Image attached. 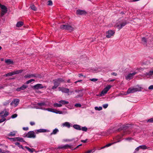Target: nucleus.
<instances>
[{
	"instance_id": "obj_27",
	"label": "nucleus",
	"mask_w": 153,
	"mask_h": 153,
	"mask_svg": "<svg viewBox=\"0 0 153 153\" xmlns=\"http://www.w3.org/2000/svg\"><path fill=\"white\" fill-rule=\"evenodd\" d=\"M23 24V22L21 21L17 23L16 24V26L17 27H20L22 26Z\"/></svg>"
},
{
	"instance_id": "obj_5",
	"label": "nucleus",
	"mask_w": 153,
	"mask_h": 153,
	"mask_svg": "<svg viewBox=\"0 0 153 153\" xmlns=\"http://www.w3.org/2000/svg\"><path fill=\"white\" fill-rule=\"evenodd\" d=\"M0 7L2 9L1 16L2 17L7 12V8L5 5H2L0 4Z\"/></svg>"
},
{
	"instance_id": "obj_48",
	"label": "nucleus",
	"mask_w": 153,
	"mask_h": 153,
	"mask_svg": "<svg viewBox=\"0 0 153 153\" xmlns=\"http://www.w3.org/2000/svg\"><path fill=\"white\" fill-rule=\"evenodd\" d=\"M6 120V119L5 118H2L1 119H0V123L3 122L4 121H5Z\"/></svg>"
},
{
	"instance_id": "obj_15",
	"label": "nucleus",
	"mask_w": 153,
	"mask_h": 153,
	"mask_svg": "<svg viewBox=\"0 0 153 153\" xmlns=\"http://www.w3.org/2000/svg\"><path fill=\"white\" fill-rule=\"evenodd\" d=\"M43 88L44 87L42 86V85L40 84H36L33 86V88L36 89H41Z\"/></svg>"
},
{
	"instance_id": "obj_29",
	"label": "nucleus",
	"mask_w": 153,
	"mask_h": 153,
	"mask_svg": "<svg viewBox=\"0 0 153 153\" xmlns=\"http://www.w3.org/2000/svg\"><path fill=\"white\" fill-rule=\"evenodd\" d=\"M112 87V86L110 85H107L106 86V94Z\"/></svg>"
},
{
	"instance_id": "obj_38",
	"label": "nucleus",
	"mask_w": 153,
	"mask_h": 153,
	"mask_svg": "<svg viewBox=\"0 0 153 153\" xmlns=\"http://www.w3.org/2000/svg\"><path fill=\"white\" fill-rule=\"evenodd\" d=\"M105 94V88H104L103 90L101 92L100 94V96H102L103 95Z\"/></svg>"
},
{
	"instance_id": "obj_1",
	"label": "nucleus",
	"mask_w": 153,
	"mask_h": 153,
	"mask_svg": "<svg viewBox=\"0 0 153 153\" xmlns=\"http://www.w3.org/2000/svg\"><path fill=\"white\" fill-rule=\"evenodd\" d=\"M33 105L34 106L33 107H31V108L43 110H45V108L43 106H47V104L45 102H38L37 104H34Z\"/></svg>"
},
{
	"instance_id": "obj_63",
	"label": "nucleus",
	"mask_w": 153,
	"mask_h": 153,
	"mask_svg": "<svg viewBox=\"0 0 153 153\" xmlns=\"http://www.w3.org/2000/svg\"><path fill=\"white\" fill-rule=\"evenodd\" d=\"M78 76L79 77H81V76H84L82 74H78Z\"/></svg>"
},
{
	"instance_id": "obj_8",
	"label": "nucleus",
	"mask_w": 153,
	"mask_h": 153,
	"mask_svg": "<svg viewBox=\"0 0 153 153\" xmlns=\"http://www.w3.org/2000/svg\"><path fill=\"white\" fill-rule=\"evenodd\" d=\"M139 91V89L137 88H129L127 91V93L128 94L130 93H133Z\"/></svg>"
},
{
	"instance_id": "obj_22",
	"label": "nucleus",
	"mask_w": 153,
	"mask_h": 153,
	"mask_svg": "<svg viewBox=\"0 0 153 153\" xmlns=\"http://www.w3.org/2000/svg\"><path fill=\"white\" fill-rule=\"evenodd\" d=\"M23 71V70H19L14 71L13 72V75L18 74L22 73Z\"/></svg>"
},
{
	"instance_id": "obj_14",
	"label": "nucleus",
	"mask_w": 153,
	"mask_h": 153,
	"mask_svg": "<svg viewBox=\"0 0 153 153\" xmlns=\"http://www.w3.org/2000/svg\"><path fill=\"white\" fill-rule=\"evenodd\" d=\"M86 13V12L83 10L78 9L76 11V14L78 15H84Z\"/></svg>"
},
{
	"instance_id": "obj_62",
	"label": "nucleus",
	"mask_w": 153,
	"mask_h": 153,
	"mask_svg": "<svg viewBox=\"0 0 153 153\" xmlns=\"http://www.w3.org/2000/svg\"><path fill=\"white\" fill-rule=\"evenodd\" d=\"M140 148H139V146L137 147L136 149H135V151H138L139 149H140Z\"/></svg>"
},
{
	"instance_id": "obj_57",
	"label": "nucleus",
	"mask_w": 153,
	"mask_h": 153,
	"mask_svg": "<svg viewBox=\"0 0 153 153\" xmlns=\"http://www.w3.org/2000/svg\"><path fill=\"white\" fill-rule=\"evenodd\" d=\"M1 116V117L2 118H5V117H7V116L4 114L1 115V116Z\"/></svg>"
},
{
	"instance_id": "obj_64",
	"label": "nucleus",
	"mask_w": 153,
	"mask_h": 153,
	"mask_svg": "<svg viewBox=\"0 0 153 153\" xmlns=\"http://www.w3.org/2000/svg\"><path fill=\"white\" fill-rule=\"evenodd\" d=\"M82 81V80H78V81H76V82H75L74 83H76L78 82H81Z\"/></svg>"
},
{
	"instance_id": "obj_30",
	"label": "nucleus",
	"mask_w": 153,
	"mask_h": 153,
	"mask_svg": "<svg viewBox=\"0 0 153 153\" xmlns=\"http://www.w3.org/2000/svg\"><path fill=\"white\" fill-rule=\"evenodd\" d=\"M62 106V104H60V103H55L53 104V106L54 107H61Z\"/></svg>"
},
{
	"instance_id": "obj_33",
	"label": "nucleus",
	"mask_w": 153,
	"mask_h": 153,
	"mask_svg": "<svg viewBox=\"0 0 153 153\" xmlns=\"http://www.w3.org/2000/svg\"><path fill=\"white\" fill-rule=\"evenodd\" d=\"M142 41L144 44L145 45L146 44L147 42V39L145 37H143L142 38Z\"/></svg>"
},
{
	"instance_id": "obj_52",
	"label": "nucleus",
	"mask_w": 153,
	"mask_h": 153,
	"mask_svg": "<svg viewBox=\"0 0 153 153\" xmlns=\"http://www.w3.org/2000/svg\"><path fill=\"white\" fill-rule=\"evenodd\" d=\"M6 110V109H4L3 111H1L0 113V116L1 115V114H4V113L5 112V111Z\"/></svg>"
},
{
	"instance_id": "obj_31",
	"label": "nucleus",
	"mask_w": 153,
	"mask_h": 153,
	"mask_svg": "<svg viewBox=\"0 0 153 153\" xmlns=\"http://www.w3.org/2000/svg\"><path fill=\"white\" fill-rule=\"evenodd\" d=\"M30 7L32 10L34 11H36L37 10L36 7L33 4L31 5L30 6Z\"/></svg>"
},
{
	"instance_id": "obj_26",
	"label": "nucleus",
	"mask_w": 153,
	"mask_h": 153,
	"mask_svg": "<svg viewBox=\"0 0 153 153\" xmlns=\"http://www.w3.org/2000/svg\"><path fill=\"white\" fill-rule=\"evenodd\" d=\"M25 148L29 152L31 153H33L35 151V149H33L30 148L28 147L25 146Z\"/></svg>"
},
{
	"instance_id": "obj_10",
	"label": "nucleus",
	"mask_w": 153,
	"mask_h": 153,
	"mask_svg": "<svg viewBox=\"0 0 153 153\" xmlns=\"http://www.w3.org/2000/svg\"><path fill=\"white\" fill-rule=\"evenodd\" d=\"M19 99H15L10 103V105H14V106L16 107L19 104Z\"/></svg>"
},
{
	"instance_id": "obj_47",
	"label": "nucleus",
	"mask_w": 153,
	"mask_h": 153,
	"mask_svg": "<svg viewBox=\"0 0 153 153\" xmlns=\"http://www.w3.org/2000/svg\"><path fill=\"white\" fill-rule=\"evenodd\" d=\"M9 103V102L8 101H7L5 102H4L3 105H5V106L7 105H8Z\"/></svg>"
},
{
	"instance_id": "obj_18",
	"label": "nucleus",
	"mask_w": 153,
	"mask_h": 153,
	"mask_svg": "<svg viewBox=\"0 0 153 153\" xmlns=\"http://www.w3.org/2000/svg\"><path fill=\"white\" fill-rule=\"evenodd\" d=\"M71 147V146L68 144H66L65 145H62L58 147L59 149H66Z\"/></svg>"
},
{
	"instance_id": "obj_23",
	"label": "nucleus",
	"mask_w": 153,
	"mask_h": 153,
	"mask_svg": "<svg viewBox=\"0 0 153 153\" xmlns=\"http://www.w3.org/2000/svg\"><path fill=\"white\" fill-rule=\"evenodd\" d=\"M5 62L8 65L13 64V61L11 60L10 59H6L5 61Z\"/></svg>"
},
{
	"instance_id": "obj_56",
	"label": "nucleus",
	"mask_w": 153,
	"mask_h": 153,
	"mask_svg": "<svg viewBox=\"0 0 153 153\" xmlns=\"http://www.w3.org/2000/svg\"><path fill=\"white\" fill-rule=\"evenodd\" d=\"M87 139H86L85 140H81V142H82L83 143H86L87 141Z\"/></svg>"
},
{
	"instance_id": "obj_34",
	"label": "nucleus",
	"mask_w": 153,
	"mask_h": 153,
	"mask_svg": "<svg viewBox=\"0 0 153 153\" xmlns=\"http://www.w3.org/2000/svg\"><path fill=\"white\" fill-rule=\"evenodd\" d=\"M146 74L147 75L151 76L153 75V70L150 71L146 73Z\"/></svg>"
},
{
	"instance_id": "obj_17",
	"label": "nucleus",
	"mask_w": 153,
	"mask_h": 153,
	"mask_svg": "<svg viewBox=\"0 0 153 153\" xmlns=\"http://www.w3.org/2000/svg\"><path fill=\"white\" fill-rule=\"evenodd\" d=\"M63 110H64V111H57V114H65L67 113V111L66 109L65 108H63Z\"/></svg>"
},
{
	"instance_id": "obj_20",
	"label": "nucleus",
	"mask_w": 153,
	"mask_h": 153,
	"mask_svg": "<svg viewBox=\"0 0 153 153\" xmlns=\"http://www.w3.org/2000/svg\"><path fill=\"white\" fill-rule=\"evenodd\" d=\"M59 132V130L57 128H56L53 130L52 132L51 133L50 135H52L56 134Z\"/></svg>"
},
{
	"instance_id": "obj_16",
	"label": "nucleus",
	"mask_w": 153,
	"mask_h": 153,
	"mask_svg": "<svg viewBox=\"0 0 153 153\" xmlns=\"http://www.w3.org/2000/svg\"><path fill=\"white\" fill-rule=\"evenodd\" d=\"M46 131L47 130L46 129H40L34 130L35 133L36 134L41 132H46Z\"/></svg>"
},
{
	"instance_id": "obj_12",
	"label": "nucleus",
	"mask_w": 153,
	"mask_h": 153,
	"mask_svg": "<svg viewBox=\"0 0 153 153\" xmlns=\"http://www.w3.org/2000/svg\"><path fill=\"white\" fill-rule=\"evenodd\" d=\"M58 89L59 91H61L63 93H68L69 92V89L67 88L59 87Z\"/></svg>"
},
{
	"instance_id": "obj_44",
	"label": "nucleus",
	"mask_w": 153,
	"mask_h": 153,
	"mask_svg": "<svg viewBox=\"0 0 153 153\" xmlns=\"http://www.w3.org/2000/svg\"><path fill=\"white\" fill-rule=\"evenodd\" d=\"M53 4V3L51 0H49L48 1V5L49 6H51Z\"/></svg>"
},
{
	"instance_id": "obj_51",
	"label": "nucleus",
	"mask_w": 153,
	"mask_h": 153,
	"mask_svg": "<svg viewBox=\"0 0 153 153\" xmlns=\"http://www.w3.org/2000/svg\"><path fill=\"white\" fill-rule=\"evenodd\" d=\"M111 75H113V76H116L117 75V73H115V72H112V73H111Z\"/></svg>"
},
{
	"instance_id": "obj_37",
	"label": "nucleus",
	"mask_w": 153,
	"mask_h": 153,
	"mask_svg": "<svg viewBox=\"0 0 153 153\" xmlns=\"http://www.w3.org/2000/svg\"><path fill=\"white\" fill-rule=\"evenodd\" d=\"M94 108L96 110L100 111L102 110V107L101 106H99V107L96 106Z\"/></svg>"
},
{
	"instance_id": "obj_40",
	"label": "nucleus",
	"mask_w": 153,
	"mask_h": 153,
	"mask_svg": "<svg viewBox=\"0 0 153 153\" xmlns=\"http://www.w3.org/2000/svg\"><path fill=\"white\" fill-rule=\"evenodd\" d=\"M78 92H80L81 93H80L79 94L77 95L76 97V98H79V97H81L82 96V93L80 91H78Z\"/></svg>"
},
{
	"instance_id": "obj_53",
	"label": "nucleus",
	"mask_w": 153,
	"mask_h": 153,
	"mask_svg": "<svg viewBox=\"0 0 153 153\" xmlns=\"http://www.w3.org/2000/svg\"><path fill=\"white\" fill-rule=\"evenodd\" d=\"M23 129L25 131H27L28 130L29 128L28 127H24L23 128Z\"/></svg>"
},
{
	"instance_id": "obj_45",
	"label": "nucleus",
	"mask_w": 153,
	"mask_h": 153,
	"mask_svg": "<svg viewBox=\"0 0 153 153\" xmlns=\"http://www.w3.org/2000/svg\"><path fill=\"white\" fill-rule=\"evenodd\" d=\"M147 122H150V123H153V118H151L150 119H148L147 120Z\"/></svg>"
},
{
	"instance_id": "obj_35",
	"label": "nucleus",
	"mask_w": 153,
	"mask_h": 153,
	"mask_svg": "<svg viewBox=\"0 0 153 153\" xmlns=\"http://www.w3.org/2000/svg\"><path fill=\"white\" fill-rule=\"evenodd\" d=\"M8 139L10 140L13 141H17V137H14L13 138H8Z\"/></svg>"
},
{
	"instance_id": "obj_19",
	"label": "nucleus",
	"mask_w": 153,
	"mask_h": 153,
	"mask_svg": "<svg viewBox=\"0 0 153 153\" xmlns=\"http://www.w3.org/2000/svg\"><path fill=\"white\" fill-rule=\"evenodd\" d=\"M47 110L49 111L55 113L57 114V110H56L55 109H52L51 108H46L45 110Z\"/></svg>"
},
{
	"instance_id": "obj_13",
	"label": "nucleus",
	"mask_w": 153,
	"mask_h": 153,
	"mask_svg": "<svg viewBox=\"0 0 153 153\" xmlns=\"http://www.w3.org/2000/svg\"><path fill=\"white\" fill-rule=\"evenodd\" d=\"M39 75L36 74H27L26 75H25L24 76V77L25 78H30L32 77H39Z\"/></svg>"
},
{
	"instance_id": "obj_54",
	"label": "nucleus",
	"mask_w": 153,
	"mask_h": 153,
	"mask_svg": "<svg viewBox=\"0 0 153 153\" xmlns=\"http://www.w3.org/2000/svg\"><path fill=\"white\" fill-rule=\"evenodd\" d=\"M4 114H5L6 116H7L9 115V112L8 111H7L6 110Z\"/></svg>"
},
{
	"instance_id": "obj_39",
	"label": "nucleus",
	"mask_w": 153,
	"mask_h": 153,
	"mask_svg": "<svg viewBox=\"0 0 153 153\" xmlns=\"http://www.w3.org/2000/svg\"><path fill=\"white\" fill-rule=\"evenodd\" d=\"M139 146L140 149H147V147L146 145H141Z\"/></svg>"
},
{
	"instance_id": "obj_7",
	"label": "nucleus",
	"mask_w": 153,
	"mask_h": 153,
	"mask_svg": "<svg viewBox=\"0 0 153 153\" xmlns=\"http://www.w3.org/2000/svg\"><path fill=\"white\" fill-rule=\"evenodd\" d=\"M137 73L134 72L132 73H130L125 76V78L127 80H130L132 79L134 76Z\"/></svg>"
},
{
	"instance_id": "obj_28",
	"label": "nucleus",
	"mask_w": 153,
	"mask_h": 153,
	"mask_svg": "<svg viewBox=\"0 0 153 153\" xmlns=\"http://www.w3.org/2000/svg\"><path fill=\"white\" fill-rule=\"evenodd\" d=\"M63 125L64 126L67 127L68 128H69L70 127V124L68 122H65L64 123Z\"/></svg>"
},
{
	"instance_id": "obj_4",
	"label": "nucleus",
	"mask_w": 153,
	"mask_h": 153,
	"mask_svg": "<svg viewBox=\"0 0 153 153\" xmlns=\"http://www.w3.org/2000/svg\"><path fill=\"white\" fill-rule=\"evenodd\" d=\"M25 137L29 138H35L36 137L35 132L33 131H30L26 134Z\"/></svg>"
},
{
	"instance_id": "obj_61",
	"label": "nucleus",
	"mask_w": 153,
	"mask_h": 153,
	"mask_svg": "<svg viewBox=\"0 0 153 153\" xmlns=\"http://www.w3.org/2000/svg\"><path fill=\"white\" fill-rule=\"evenodd\" d=\"M18 147L19 148H21L23 149H24L23 147V146L22 145H20V144L18 146Z\"/></svg>"
},
{
	"instance_id": "obj_24",
	"label": "nucleus",
	"mask_w": 153,
	"mask_h": 153,
	"mask_svg": "<svg viewBox=\"0 0 153 153\" xmlns=\"http://www.w3.org/2000/svg\"><path fill=\"white\" fill-rule=\"evenodd\" d=\"M16 132L17 131H13L11 132L8 134V136H15Z\"/></svg>"
},
{
	"instance_id": "obj_58",
	"label": "nucleus",
	"mask_w": 153,
	"mask_h": 153,
	"mask_svg": "<svg viewBox=\"0 0 153 153\" xmlns=\"http://www.w3.org/2000/svg\"><path fill=\"white\" fill-rule=\"evenodd\" d=\"M1 116V117L2 118H5V117H7V116L4 114L1 115V116Z\"/></svg>"
},
{
	"instance_id": "obj_60",
	"label": "nucleus",
	"mask_w": 153,
	"mask_h": 153,
	"mask_svg": "<svg viewBox=\"0 0 153 153\" xmlns=\"http://www.w3.org/2000/svg\"><path fill=\"white\" fill-rule=\"evenodd\" d=\"M30 124L31 126H33L35 124V123L33 122H30Z\"/></svg>"
},
{
	"instance_id": "obj_42",
	"label": "nucleus",
	"mask_w": 153,
	"mask_h": 153,
	"mask_svg": "<svg viewBox=\"0 0 153 153\" xmlns=\"http://www.w3.org/2000/svg\"><path fill=\"white\" fill-rule=\"evenodd\" d=\"M81 129V130L85 131H86L87 130V128L85 126L82 127Z\"/></svg>"
},
{
	"instance_id": "obj_21",
	"label": "nucleus",
	"mask_w": 153,
	"mask_h": 153,
	"mask_svg": "<svg viewBox=\"0 0 153 153\" xmlns=\"http://www.w3.org/2000/svg\"><path fill=\"white\" fill-rule=\"evenodd\" d=\"M73 127L74 128L77 130H81V126L78 125H74L73 126Z\"/></svg>"
},
{
	"instance_id": "obj_55",
	"label": "nucleus",
	"mask_w": 153,
	"mask_h": 153,
	"mask_svg": "<svg viewBox=\"0 0 153 153\" xmlns=\"http://www.w3.org/2000/svg\"><path fill=\"white\" fill-rule=\"evenodd\" d=\"M113 144V143H110L107 144V145H106V147H108L111 146Z\"/></svg>"
},
{
	"instance_id": "obj_36",
	"label": "nucleus",
	"mask_w": 153,
	"mask_h": 153,
	"mask_svg": "<svg viewBox=\"0 0 153 153\" xmlns=\"http://www.w3.org/2000/svg\"><path fill=\"white\" fill-rule=\"evenodd\" d=\"M13 75V72H9L6 74L5 76L6 77L8 76H10Z\"/></svg>"
},
{
	"instance_id": "obj_2",
	"label": "nucleus",
	"mask_w": 153,
	"mask_h": 153,
	"mask_svg": "<svg viewBox=\"0 0 153 153\" xmlns=\"http://www.w3.org/2000/svg\"><path fill=\"white\" fill-rule=\"evenodd\" d=\"M64 82V80L61 78H59L53 80V82L54 84V86L52 87V89L54 90L56 88L59 86L60 83Z\"/></svg>"
},
{
	"instance_id": "obj_50",
	"label": "nucleus",
	"mask_w": 153,
	"mask_h": 153,
	"mask_svg": "<svg viewBox=\"0 0 153 153\" xmlns=\"http://www.w3.org/2000/svg\"><path fill=\"white\" fill-rule=\"evenodd\" d=\"M17 115L16 114H14L11 117L12 118H14L16 117H17Z\"/></svg>"
},
{
	"instance_id": "obj_6",
	"label": "nucleus",
	"mask_w": 153,
	"mask_h": 153,
	"mask_svg": "<svg viewBox=\"0 0 153 153\" xmlns=\"http://www.w3.org/2000/svg\"><path fill=\"white\" fill-rule=\"evenodd\" d=\"M126 24L127 22L126 21L124 22H120L117 23L115 25V27L117 28L119 30H120L123 27L126 25Z\"/></svg>"
},
{
	"instance_id": "obj_41",
	"label": "nucleus",
	"mask_w": 153,
	"mask_h": 153,
	"mask_svg": "<svg viewBox=\"0 0 153 153\" xmlns=\"http://www.w3.org/2000/svg\"><path fill=\"white\" fill-rule=\"evenodd\" d=\"M34 81H35V80L34 79H31L27 81L26 82V83L27 84H29V83H30L31 82H32Z\"/></svg>"
},
{
	"instance_id": "obj_59",
	"label": "nucleus",
	"mask_w": 153,
	"mask_h": 153,
	"mask_svg": "<svg viewBox=\"0 0 153 153\" xmlns=\"http://www.w3.org/2000/svg\"><path fill=\"white\" fill-rule=\"evenodd\" d=\"M149 89H153V85H151L150 86L149 88Z\"/></svg>"
},
{
	"instance_id": "obj_3",
	"label": "nucleus",
	"mask_w": 153,
	"mask_h": 153,
	"mask_svg": "<svg viewBox=\"0 0 153 153\" xmlns=\"http://www.w3.org/2000/svg\"><path fill=\"white\" fill-rule=\"evenodd\" d=\"M60 28L62 29L67 30L70 31H73L74 29L73 27L69 25L68 24L61 25Z\"/></svg>"
},
{
	"instance_id": "obj_32",
	"label": "nucleus",
	"mask_w": 153,
	"mask_h": 153,
	"mask_svg": "<svg viewBox=\"0 0 153 153\" xmlns=\"http://www.w3.org/2000/svg\"><path fill=\"white\" fill-rule=\"evenodd\" d=\"M17 141H19L21 142H25V141L22 138L20 137H17Z\"/></svg>"
},
{
	"instance_id": "obj_9",
	"label": "nucleus",
	"mask_w": 153,
	"mask_h": 153,
	"mask_svg": "<svg viewBox=\"0 0 153 153\" xmlns=\"http://www.w3.org/2000/svg\"><path fill=\"white\" fill-rule=\"evenodd\" d=\"M114 33V32L112 30H109L106 33V37L108 38L111 37L113 36Z\"/></svg>"
},
{
	"instance_id": "obj_43",
	"label": "nucleus",
	"mask_w": 153,
	"mask_h": 153,
	"mask_svg": "<svg viewBox=\"0 0 153 153\" xmlns=\"http://www.w3.org/2000/svg\"><path fill=\"white\" fill-rule=\"evenodd\" d=\"M95 151L94 149H92L87 151L85 153H92Z\"/></svg>"
},
{
	"instance_id": "obj_49",
	"label": "nucleus",
	"mask_w": 153,
	"mask_h": 153,
	"mask_svg": "<svg viewBox=\"0 0 153 153\" xmlns=\"http://www.w3.org/2000/svg\"><path fill=\"white\" fill-rule=\"evenodd\" d=\"M81 105L80 103H76L75 105V106L76 107H81Z\"/></svg>"
},
{
	"instance_id": "obj_11",
	"label": "nucleus",
	"mask_w": 153,
	"mask_h": 153,
	"mask_svg": "<svg viewBox=\"0 0 153 153\" xmlns=\"http://www.w3.org/2000/svg\"><path fill=\"white\" fill-rule=\"evenodd\" d=\"M28 87L27 85H23L21 87L17 88L16 89V91L18 92H19L21 91L25 90Z\"/></svg>"
},
{
	"instance_id": "obj_25",
	"label": "nucleus",
	"mask_w": 153,
	"mask_h": 153,
	"mask_svg": "<svg viewBox=\"0 0 153 153\" xmlns=\"http://www.w3.org/2000/svg\"><path fill=\"white\" fill-rule=\"evenodd\" d=\"M59 102L62 105H64L65 104H68L69 102L68 101L64 100H61L59 101Z\"/></svg>"
},
{
	"instance_id": "obj_46",
	"label": "nucleus",
	"mask_w": 153,
	"mask_h": 153,
	"mask_svg": "<svg viewBox=\"0 0 153 153\" xmlns=\"http://www.w3.org/2000/svg\"><path fill=\"white\" fill-rule=\"evenodd\" d=\"M90 80L93 82H95L98 80V79L96 78H92L90 79Z\"/></svg>"
}]
</instances>
